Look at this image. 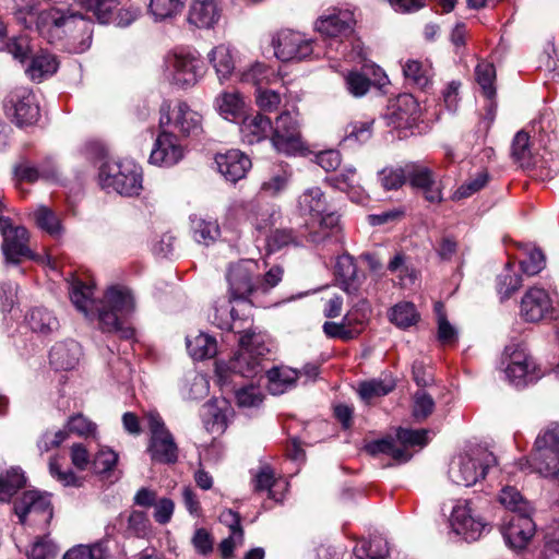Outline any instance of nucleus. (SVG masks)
Returning a JSON list of instances; mask_svg holds the SVG:
<instances>
[{
  "label": "nucleus",
  "instance_id": "4",
  "mask_svg": "<svg viewBox=\"0 0 559 559\" xmlns=\"http://www.w3.org/2000/svg\"><path fill=\"white\" fill-rule=\"evenodd\" d=\"M99 185L107 191H115L120 195H139L143 189L142 168L132 160H106L98 173Z\"/></svg>",
  "mask_w": 559,
  "mask_h": 559
},
{
  "label": "nucleus",
  "instance_id": "3",
  "mask_svg": "<svg viewBox=\"0 0 559 559\" xmlns=\"http://www.w3.org/2000/svg\"><path fill=\"white\" fill-rule=\"evenodd\" d=\"M297 211L300 216L318 222L320 231L311 233V242L320 243L329 235L340 228V216L331 210L325 193L320 187L305 189L297 198Z\"/></svg>",
  "mask_w": 559,
  "mask_h": 559
},
{
  "label": "nucleus",
  "instance_id": "35",
  "mask_svg": "<svg viewBox=\"0 0 559 559\" xmlns=\"http://www.w3.org/2000/svg\"><path fill=\"white\" fill-rule=\"evenodd\" d=\"M214 104L218 114L228 121H236L245 111V102L238 92H223Z\"/></svg>",
  "mask_w": 559,
  "mask_h": 559
},
{
  "label": "nucleus",
  "instance_id": "25",
  "mask_svg": "<svg viewBox=\"0 0 559 559\" xmlns=\"http://www.w3.org/2000/svg\"><path fill=\"white\" fill-rule=\"evenodd\" d=\"M215 164L225 180L233 183L245 178L251 168L249 156L239 150H229L226 153L216 154Z\"/></svg>",
  "mask_w": 559,
  "mask_h": 559
},
{
  "label": "nucleus",
  "instance_id": "43",
  "mask_svg": "<svg viewBox=\"0 0 559 559\" xmlns=\"http://www.w3.org/2000/svg\"><path fill=\"white\" fill-rule=\"evenodd\" d=\"M58 69V61L51 53L40 52L34 56L26 72L33 81H41L52 75Z\"/></svg>",
  "mask_w": 559,
  "mask_h": 559
},
{
  "label": "nucleus",
  "instance_id": "37",
  "mask_svg": "<svg viewBox=\"0 0 559 559\" xmlns=\"http://www.w3.org/2000/svg\"><path fill=\"white\" fill-rule=\"evenodd\" d=\"M402 70L405 79L421 90L427 88L431 83L432 70L428 62L407 59L402 63Z\"/></svg>",
  "mask_w": 559,
  "mask_h": 559
},
{
  "label": "nucleus",
  "instance_id": "11",
  "mask_svg": "<svg viewBox=\"0 0 559 559\" xmlns=\"http://www.w3.org/2000/svg\"><path fill=\"white\" fill-rule=\"evenodd\" d=\"M450 527L466 542H475L491 531V525L475 510L472 501L457 500L450 514Z\"/></svg>",
  "mask_w": 559,
  "mask_h": 559
},
{
  "label": "nucleus",
  "instance_id": "50",
  "mask_svg": "<svg viewBox=\"0 0 559 559\" xmlns=\"http://www.w3.org/2000/svg\"><path fill=\"white\" fill-rule=\"evenodd\" d=\"M475 76L478 85L480 86L483 94L488 98L492 99L496 95V69L491 62L481 60L475 68Z\"/></svg>",
  "mask_w": 559,
  "mask_h": 559
},
{
  "label": "nucleus",
  "instance_id": "5",
  "mask_svg": "<svg viewBox=\"0 0 559 559\" xmlns=\"http://www.w3.org/2000/svg\"><path fill=\"white\" fill-rule=\"evenodd\" d=\"M497 460L492 452L481 447L471 448L453 457L449 477L460 486L471 487L484 479Z\"/></svg>",
  "mask_w": 559,
  "mask_h": 559
},
{
  "label": "nucleus",
  "instance_id": "2",
  "mask_svg": "<svg viewBox=\"0 0 559 559\" xmlns=\"http://www.w3.org/2000/svg\"><path fill=\"white\" fill-rule=\"evenodd\" d=\"M134 308V297L128 287L122 285L109 287L97 307L102 330L109 333L115 332L123 340L133 338L134 330L131 326H124L120 317L129 316Z\"/></svg>",
  "mask_w": 559,
  "mask_h": 559
},
{
  "label": "nucleus",
  "instance_id": "57",
  "mask_svg": "<svg viewBox=\"0 0 559 559\" xmlns=\"http://www.w3.org/2000/svg\"><path fill=\"white\" fill-rule=\"evenodd\" d=\"M418 313L415 306L411 302H400L395 305L390 312V320L399 328L406 329L418 321Z\"/></svg>",
  "mask_w": 559,
  "mask_h": 559
},
{
  "label": "nucleus",
  "instance_id": "20",
  "mask_svg": "<svg viewBox=\"0 0 559 559\" xmlns=\"http://www.w3.org/2000/svg\"><path fill=\"white\" fill-rule=\"evenodd\" d=\"M14 512L24 524L28 515L35 521L48 523L52 518L50 498L39 491H26L14 502Z\"/></svg>",
  "mask_w": 559,
  "mask_h": 559
},
{
  "label": "nucleus",
  "instance_id": "63",
  "mask_svg": "<svg viewBox=\"0 0 559 559\" xmlns=\"http://www.w3.org/2000/svg\"><path fill=\"white\" fill-rule=\"evenodd\" d=\"M273 74L272 70L261 62L251 64L248 69L241 71L240 80L260 87L264 82H269V76Z\"/></svg>",
  "mask_w": 559,
  "mask_h": 559
},
{
  "label": "nucleus",
  "instance_id": "12",
  "mask_svg": "<svg viewBox=\"0 0 559 559\" xmlns=\"http://www.w3.org/2000/svg\"><path fill=\"white\" fill-rule=\"evenodd\" d=\"M5 116L17 127L37 122L40 116L39 103L34 92L24 86L13 88L4 98Z\"/></svg>",
  "mask_w": 559,
  "mask_h": 559
},
{
  "label": "nucleus",
  "instance_id": "14",
  "mask_svg": "<svg viewBox=\"0 0 559 559\" xmlns=\"http://www.w3.org/2000/svg\"><path fill=\"white\" fill-rule=\"evenodd\" d=\"M271 141L276 151L286 155H295L305 150L298 122L288 111L276 118Z\"/></svg>",
  "mask_w": 559,
  "mask_h": 559
},
{
  "label": "nucleus",
  "instance_id": "23",
  "mask_svg": "<svg viewBox=\"0 0 559 559\" xmlns=\"http://www.w3.org/2000/svg\"><path fill=\"white\" fill-rule=\"evenodd\" d=\"M185 150L179 143L177 136L173 133L163 131L156 138L151 155L150 163L157 166L170 167L182 159Z\"/></svg>",
  "mask_w": 559,
  "mask_h": 559
},
{
  "label": "nucleus",
  "instance_id": "59",
  "mask_svg": "<svg viewBox=\"0 0 559 559\" xmlns=\"http://www.w3.org/2000/svg\"><path fill=\"white\" fill-rule=\"evenodd\" d=\"M59 552L57 544L47 535L36 537L27 550L32 559H55Z\"/></svg>",
  "mask_w": 559,
  "mask_h": 559
},
{
  "label": "nucleus",
  "instance_id": "22",
  "mask_svg": "<svg viewBox=\"0 0 559 559\" xmlns=\"http://www.w3.org/2000/svg\"><path fill=\"white\" fill-rule=\"evenodd\" d=\"M549 294L540 287L530 288L521 300L520 314L528 322H538L552 312Z\"/></svg>",
  "mask_w": 559,
  "mask_h": 559
},
{
  "label": "nucleus",
  "instance_id": "28",
  "mask_svg": "<svg viewBox=\"0 0 559 559\" xmlns=\"http://www.w3.org/2000/svg\"><path fill=\"white\" fill-rule=\"evenodd\" d=\"M334 275L346 294L355 295L358 293L362 282L352 255L344 253L336 258Z\"/></svg>",
  "mask_w": 559,
  "mask_h": 559
},
{
  "label": "nucleus",
  "instance_id": "21",
  "mask_svg": "<svg viewBox=\"0 0 559 559\" xmlns=\"http://www.w3.org/2000/svg\"><path fill=\"white\" fill-rule=\"evenodd\" d=\"M405 171L406 180L413 188L421 190L428 202H441L442 192L430 167L420 162H409L405 164Z\"/></svg>",
  "mask_w": 559,
  "mask_h": 559
},
{
  "label": "nucleus",
  "instance_id": "61",
  "mask_svg": "<svg viewBox=\"0 0 559 559\" xmlns=\"http://www.w3.org/2000/svg\"><path fill=\"white\" fill-rule=\"evenodd\" d=\"M67 429L82 438H96L97 425L79 413L71 416L67 421Z\"/></svg>",
  "mask_w": 559,
  "mask_h": 559
},
{
  "label": "nucleus",
  "instance_id": "44",
  "mask_svg": "<svg viewBox=\"0 0 559 559\" xmlns=\"http://www.w3.org/2000/svg\"><path fill=\"white\" fill-rule=\"evenodd\" d=\"M326 182L333 188L348 193L352 199L355 197L359 198L361 194V188L357 180V171L353 166L345 167L338 175L328 177Z\"/></svg>",
  "mask_w": 559,
  "mask_h": 559
},
{
  "label": "nucleus",
  "instance_id": "8",
  "mask_svg": "<svg viewBox=\"0 0 559 559\" xmlns=\"http://www.w3.org/2000/svg\"><path fill=\"white\" fill-rule=\"evenodd\" d=\"M531 467L545 478L559 479V424L552 423L536 437Z\"/></svg>",
  "mask_w": 559,
  "mask_h": 559
},
{
  "label": "nucleus",
  "instance_id": "15",
  "mask_svg": "<svg viewBox=\"0 0 559 559\" xmlns=\"http://www.w3.org/2000/svg\"><path fill=\"white\" fill-rule=\"evenodd\" d=\"M0 233L3 237L2 252L7 262L17 264L25 258H32L28 231L24 226H13L10 218L0 216Z\"/></svg>",
  "mask_w": 559,
  "mask_h": 559
},
{
  "label": "nucleus",
  "instance_id": "26",
  "mask_svg": "<svg viewBox=\"0 0 559 559\" xmlns=\"http://www.w3.org/2000/svg\"><path fill=\"white\" fill-rule=\"evenodd\" d=\"M112 528L127 538H144L150 533L151 523L145 512L131 510L121 512L115 519Z\"/></svg>",
  "mask_w": 559,
  "mask_h": 559
},
{
  "label": "nucleus",
  "instance_id": "51",
  "mask_svg": "<svg viewBox=\"0 0 559 559\" xmlns=\"http://www.w3.org/2000/svg\"><path fill=\"white\" fill-rule=\"evenodd\" d=\"M263 400L264 394L260 386L249 384L235 389V401L239 408H259L262 405Z\"/></svg>",
  "mask_w": 559,
  "mask_h": 559
},
{
  "label": "nucleus",
  "instance_id": "38",
  "mask_svg": "<svg viewBox=\"0 0 559 559\" xmlns=\"http://www.w3.org/2000/svg\"><path fill=\"white\" fill-rule=\"evenodd\" d=\"M79 5L91 14L99 24H109L120 5L119 0H80Z\"/></svg>",
  "mask_w": 559,
  "mask_h": 559
},
{
  "label": "nucleus",
  "instance_id": "58",
  "mask_svg": "<svg viewBox=\"0 0 559 559\" xmlns=\"http://www.w3.org/2000/svg\"><path fill=\"white\" fill-rule=\"evenodd\" d=\"M373 120L355 121L345 128L344 143H366L372 136Z\"/></svg>",
  "mask_w": 559,
  "mask_h": 559
},
{
  "label": "nucleus",
  "instance_id": "49",
  "mask_svg": "<svg viewBox=\"0 0 559 559\" xmlns=\"http://www.w3.org/2000/svg\"><path fill=\"white\" fill-rule=\"evenodd\" d=\"M25 484L21 468L11 467L5 474H0V502H7Z\"/></svg>",
  "mask_w": 559,
  "mask_h": 559
},
{
  "label": "nucleus",
  "instance_id": "45",
  "mask_svg": "<svg viewBox=\"0 0 559 559\" xmlns=\"http://www.w3.org/2000/svg\"><path fill=\"white\" fill-rule=\"evenodd\" d=\"M366 450L371 455L386 454L399 462H407L411 457L405 448L399 445L392 437L371 441L366 445Z\"/></svg>",
  "mask_w": 559,
  "mask_h": 559
},
{
  "label": "nucleus",
  "instance_id": "48",
  "mask_svg": "<svg viewBox=\"0 0 559 559\" xmlns=\"http://www.w3.org/2000/svg\"><path fill=\"white\" fill-rule=\"evenodd\" d=\"M512 157L523 168L535 166V157L530 146V135L519 131L512 141Z\"/></svg>",
  "mask_w": 559,
  "mask_h": 559
},
{
  "label": "nucleus",
  "instance_id": "40",
  "mask_svg": "<svg viewBox=\"0 0 559 559\" xmlns=\"http://www.w3.org/2000/svg\"><path fill=\"white\" fill-rule=\"evenodd\" d=\"M187 349L195 360H203L213 357L217 352V343L214 337L200 332L195 336H187Z\"/></svg>",
  "mask_w": 559,
  "mask_h": 559
},
{
  "label": "nucleus",
  "instance_id": "36",
  "mask_svg": "<svg viewBox=\"0 0 559 559\" xmlns=\"http://www.w3.org/2000/svg\"><path fill=\"white\" fill-rule=\"evenodd\" d=\"M498 501L513 514H533V504L524 498L521 491L514 486H504L498 495Z\"/></svg>",
  "mask_w": 559,
  "mask_h": 559
},
{
  "label": "nucleus",
  "instance_id": "19",
  "mask_svg": "<svg viewBox=\"0 0 559 559\" xmlns=\"http://www.w3.org/2000/svg\"><path fill=\"white\" fill-rule=\"evenodd\" d=\"M533 514H512L501 524L500 531L506 544L513 549L527 546L536 532Z\"/></svg>",
  "mask_w": 559,
  "mask_h": 559
},
{
  "label": "nucleus",
  "instance_id": "56",
  "mask_svg": "<svg viewBox=\"0 0 559 559\" xmlns=\"http://www.w3.org/2000/svg\"><path fill=\"white\" fill-rule=\"evenodd\" d=\"M38 227L52 237H59L62 234V226L59 217L47 206L40 205L34 213Z\"/></svg>",
  "mask_w": 559,
  "mask_h": 559
},
{
  "label": "nucleus",
  "instance_id": "29",
  "mask_svg": "<svg viewBox=\"0 0 559 559\" xmlns=\"http://www.w3.org/2000/svg\"><path fill=\"white\" fill-rule=\"evenodd\" d=\"M272 129L271 120L262 114L246 116L239 127L242 142L250 145L267 139Z\"/></svg>",
  "mask_w": 559,
  "mask_h": 559
},
{
  "label": "nucleus",
  "instance_id": "55",
  "mask_svg": "<svg viewBox=\"0 0 559 559\" xmlns=\"http://www.w3.org/2000/svg\"><path fill=\"white\" fill-rule=\"evenodd\" d=\"M254 490L263 491L267 490L270 499L281 501L283 496L278 495L276 488L282 486V481L275 479L273 471L269 467H262L260 472L254 476Z\"/></svg>",
  "mask_w": 559,
  "mask_h": 559
},
{
  "label": "nucleus",
  "instance_id": "41",
  "mask_svg": "<svg viewBox=\"0 0 559 559\" xmlns=\"http://www.w3.org/2000/svg\"><path fill=\"white\" fill-rule=\"evenodd\" d=\"M219 81L228 79L235 70V61L229 46L218 45L209 53Z\"/></svg>",
  "mask_w": 559,
  "mask_h": 559
},
{
  "label": "nucleus",
  "instance_id": "24",
  "mask_svg": "<svg viewBox=\"0 0 559 559\" xmlns=\"http://www.w3.org/2000/svg\"><path fill=\"white\" fill-rule=\"evenodd\" d=\"M354 24L355 19L352 11L333 9L317 20L316 28L323 36L336 39L349 35Z\"/></svg>",
  "mask_w": 559,
  "mask_h": 559
},
{
  "label": "nucleus",
  "instance_id": "53",
  "mask_svg": "<svg viewBox=\"0 0 559 559\" xmlns=\"http://www.w3.org/2000/svg\"><path fill=\"white\" fill-rule=\"evenodd\" d=\"M393 380H370L359 384L358 394L367 404L374 397L384 396L394 389Z\"/></svg>",
  "mask_w": 559,
  "mask_h": 559
},
{
  "label": "nucleus",
  "instance_id": "52",
  "mask_svg": "<svg viewBox=\"0 0 559 559\" xmlns=\"http://www.w3.org/2000/svg\"><path fill=\"white\" fill-rule=\"evenodd\" d=\"M185 0H151L148 12L156 22L173 19L183 8Z\"/></svg>",
  "mask_w": 559,
  "mask_h": 559
},
{
  "label": "nucleus",
  "instance_id": "64",
  "mask_svg": "<svg viewBox=\"0 0 559 559\" xmlns=\"http://www.w3.org/2000/svg\"><path fill=\"white\" fill-rule=\"evenodd\" d=\"M117 462L118 454L114 450L103 447L95 454L92 465L96 473L103 474L110 472L116 466Z\"/></svg>",
  "mask_w": 559,
  "mask_h": 559
},
{
  "label": "nucleus",
  "instance_id": "1",
  "mask_svg": "<svg viewBox=\"0 0 559 559\" xmlns=\"http://www.w3.org/2000/svg\"><path fill=\"white\" fill-rule=\"evenodd\" d=\"M36 28L49 43H61L72 53L85 52L92 45L93 22L71 5L41 10L37 14Z\"/></svg>",
  "mask_w": 559,
  "mask_h": 559
},
{
  "label": "nucleus",
  "instance_id": "27",
  "mask_svg": "<svg viewBox=\"0 0 559 559\" xmlns=\"http://www.w3.org/2000/svg\"><path fill=\"white\" fill-rule=\"evenodd\" d=\"M221 12L216 0H191L187 21L198 28H213L221 19Z\"/></svg>",
  "mask_w": 559,
  "mask_h": 559
},
{
  "label": "nucleus",
  "instance_id": "16",
  "mask_svg": "<svg viewBox=\"0 0 559 559\" xmlns=\"http://www.w3.org/2000/svg\"><path fill=\"white\" fill-rule=\"evenodd\" d=\"M275 57L284 62L304 60L309 57L312 49V41L301 33L290 29L278 32L272 38Z\"/></svg>",
  "mask_w": 559,
  "mask_h": 559
},
{
  "label": "nucleus",
  "instance_id": "17",
  "mask_svg": "<svg viewBox=\"0 0 559 559\" xmlns=\"http://www.w3.org/2000/svg\"><path fill=\"white\" fill-rule=\"evenodd\" d=\"M160 127L173 124L181 135H197L202 131V117L186 103H179L170 112V106L163 104L160 107Z\"/></svg>",
  "mask_w": 559,
  "mask_h": 559
},
{
  "label": "nucleus",
  "instance_id": "32",
  "mask_svg": "<svg viewBox=\"0 0 559 559\" xmlns=\"http://www.w3.org/2000/svg\"><path fill=\"white\" fill-rule=\"evenodd\" d=\"M94 285L75 278L70 286V298L75 308L86 317L97 312L98 304L94 298Z\"/></svg>",
  "mask_w": 559,
  "mask_h": 559
},
{
  "label": "nucleus",
  "instance_id": "10",
  "mask_svg": "<svg viewBox=\"0 0 559 559\" xmlns=\"http://www.w3.org/2000/svg\"><path fill=\"white\" fill-rule=\"evenodd\" d=\"M203 62L195 51L175 49L164 59V76L177 86L190 87L202 76Z\"/></svg>",
  "mask_w": 559,
  "mask_h": 559
},
{
  "label": "nucleus",
  "instance_id": "39",
  "mask_svg": "<svg viewBox=\"0 0 559 559\" xmlns=\"http://www.w3.org/2000/svg\"><path fill=\"white\" fill-rule=\"evenodd\" d=\"M26 321L34 333L41 335H48L59 329L58 319L51 311L43 307L32 309Z\"/></svg>",
  "mask_w": 559,
  "mask_h": 559
},
{
  "label": "nucleus",
  "instance_id": "62",
  "mask_svg": "<svg viewBox=\"0 0 559 559\" xmlns=\"http://www.w3.org/2000/svg\"><path fill=\"white\" fill-rule=\"evenodd\" d=\"M301 243V239L289 228L275 229L267 237V247L271 251L281 250L289 245L300 246Z\"/></svg>",
  "mask_w": 559,
  "mask_h": 559
},
{
  "label": "nucleus",
  "instance_id": "42",
  "mask_svg": "<svg viewBox=\"0 0 559 559\" xmlns=\"http://www.w3.org/2000/svg\"><path fill=\"white\" fill-rule=\"evenodd\" d=\"M191 230L194 240L205 246L214 243L221 234L216 221L205 219L197 215L191 217Z\"/></svg>",
  "mask_w": 559,
  "mask_h": 559
},
{
  "label": "nucleus",
  "instance_id": "46",
  "mask_svg": "<svg viewBox=\"0 0 559 559\" xmlns=\"http://www.w3.org/2000/svg\"><path fill=\"white\" fill-rule=\"evenodd\" d=\"M47 167L37 168L27 162H22L14 168L15 177L20 180L34 182L39 178L47 180L55 179L57 177V168L51 159H47Z\"/></svg>",
  "mask_w": 559,
  "mask_h": 559
},
{
  "label": "nucleus",
  "instance_id": "30",
  "mask_svg": "<svg viewBox=\"0 0 559 559\" xmlns=\"http://www.w3.org/2000/svg\"><path fill=\"white\" fill-rule=\"evenodd\" d=\"M82 355V348L75 341L57 343L50 350L49 361L56 370L74 369Z\"/></svg>",
  "mask_w": 559,
  "mask_h": 559
},
{
  "label": "nucleus",
  "instance_id": "18",
  "mask_svg": "<svg viewBox=\"0 0 559 559\" xmlns=\"http://www.w3.org/2000/svg\"><path fill=\"white\" fill-rule=\"evenodd\" d=\"M419 117V105L411 94H401L391 100L383 114L386 126L395 129L411 128Z\"/></svg>",
  "mask_w": 559,
  "mask_h": 559
},
{
  "label": "nucleus",
  "instance_id": "7",
  "mask_svg": "<svg viewBox=\"0 0 559 559\" xmlns=\"http://www.w3.org/2000/svg\"><path fill=\"white\" fill-rule=\"evenodd\" d=\"M228 294L230 301H238L241 306L251 310V300L259 293V263L252 259L239 260L228 266L226 273Z\"/></svg>",
  "mask_w": 559,
  "mask_h": 559
},
{
  "label": "nucleus",
  "instance_id": "6",
  "mask_svg": "<svg viewBox=\"0 0 559 559\" xmlns=\"http://www.w3.org/2000/svg\"><path fill=\"white\" fill-rule=\"evenodd\" d=\"M239 345V350L228 362V370L245 378L260 374L263 370V360L270 352L263 336L246 332L240 336Z\"/></svg>",
  "mask_w": 559,
  "mask_h": 559
},
{
  "label": "nucleus",
  "instance_id": "9",
  "mask_svg": "<svg viewBox=\"0 0 559 559\" xmlns=\"http://www.w3.org/2000/svg\"><path fill=\"white\" fill-rule=\"evenodd\" d=\"M144 420L150 433L146 452L151 461L157 464H175L179 457V448L162 416L155 411H150L145 413Z\"/></svg>",
  "mask_w": 559,
  "mask_h": 559
},
{
  "label": "nucleus",
  "instance_id": "47",
  "mask_svg": "<svg viewBox=\"0 0 559 559\" xmlns=\"http://www.w3.org/2000/svg\"><path fill=\"white\" fill-rule=\"evenodd\" d=\"M388 554V543L381 537L361 539L354 547V555L357 559H381Z\"/></svg>",
  "mask_w": 559,
  "mask_h": 559
},
{
  "label": "nucleus",
  "instance_id": "13",
  "mask_svg": "<svg viewBox=\"0 0 559 559\" xmlns=\"http://www.w3.org/2000/svg\"><path fill=\"white\" fill-rule=\"evenodd\" d=\"M507 364L504 373L515 386H524L540 378V372L533 358L518 344L508 345L503 352Z\"/></svg>",
  "mask_w": 559,
  "mask_h": 559
},
{
  "label": "nucleus",
  "instance_id": "31",
  "mask_svg": "<svg viewBox=\"0 0 559 559\" xmlns=\"http://www.w3.org/2000/svg\"><path fill=\"white\" fill-rule=\"evenodd\" d=\"M228 296H230L228 294ZM250 311L238 301L224 300L222 304L216 302L214 306L213 323L222 330L230 331L234 329V323L237 320H247L250 317Z\"/></svg>",
  "mask_w": 559,
  "mask_h": 559
},
{
  "label": "nucleus",
  "instance_id": "33",
  "mask_svg": "<svg viewBox=\"0 0 559 559\" xmlns=\"http://www.w3.org/2000/svg\"><path fill=\"white\" fill-rule=\"evenodd\" d=\"M293 178V168L286 163L272 167L270 176L261 185V191L270 197H277L284 192Z\"/></svg>",
  "mask_w": 559,
  "mask_h": 559
},
{
  "label": "nucleus",
  "instance_id": "54",
  "mask_svg": "<svg viewBox=\"0 0 559 559\" xmlns=\"http://www.w3.org/2000/svg\"><path fill=\"white\" fill-rule=\"evenodd\" d=\"M260 206L253 201H237L231 204L228 210V214L236 219H248L258 229L265 228V224H262L258 218Z\"/></svg>",
  "mask_w": 559,
  "mask_h": 559
},
{
  "label": "nucleus",
  "instance_id": "60",
  "mask_svg": "<svg viewBox=\"0 0 559 559\" xmlns=\"http://www.w3.org/2000/svg\"><path fill=\"white\" fill-rule=\"evenodd\" d=\"M522 285V277L520 274L513 273L511 264L508 263L504 273L500 274L497 280V290L501 299H508L516 292Z\"/></svg>",
  "mask_w": 559,
  "mask_h": 559
},
{
  "label": "nucleus",
  "instance_id": "34",
  "mask_svg": "<svg viewBox=\"0 0 559 559\" xmlns=\"http://www.w3.org/2000/svg\"><path fill=\"white\" fill-rule=\"evenodd\" d=\"M266 379L270 393L280 395L295 385L299 373L289 367H273L266 371Z\"/></svg>",
  "mask_w": 559,
  "mask_h": 559
}]
</instances>
